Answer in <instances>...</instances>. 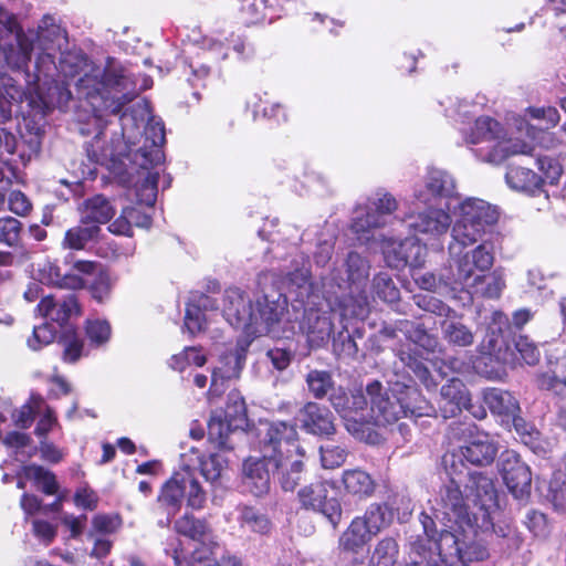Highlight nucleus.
I'll use <instances>...</instances> for the list:
<instances>
[{
	"label": "nucleus",
	"instance_id": "1",
	"mask_svg": "<svg viewBox=\"0 0 566 566\" xmlns=\"http://www.w3.org/2000/svg\"><path fill=\"white\" fill-rule=\"evenodd\" d=\"M148 114V105L145 101L137 103L130 108V112H124L120 117L122 135L126 140L127 151L123 153L114 147L102 146L103 133L99 132L87 147V154L91 160L103 164L106 160L119 161L124 165L126 172L133 178L138 175L136 185V197L139 203L153 207L157 199V184L159 174L151 171L164 161L161 146L165 143L164 124L154 118L149 119L144 126V143L135 147L133 138L134 130H139Z\"/></svg>",
	"mask_w": 566,
	"mask_h": 566
},
{
	"label": "nucleus",
	"instance_id": "2",
	"mask_svg": "<svg viewBox=\"0 0 566 566\" xmlns=\"http://www.w3.org/2000/svg\"><path fill=\"white\" fill-rule=\"evenodd\" d=\"M397 208L398 202L392 195L378 190L368 198L365 207L356 208L350 228L361 244L380 243L390 266H418L423 261L424 248L415 238L396 240L377 232Z\"/></svg>",
	"mask_w": 566,
	"mask_h": 566
},
{
	"label": "nucleus",
	"instance_id": "3",
	"mask_svg": "<svg viewBox=\"0 0 566 566\" xmlns=\"http://www.w3.org/2000/svg\"><path fill=\"white\" fill-rule=\"evenodd\" d=\"M78 62L85 70L75 81V88L78 97L87 99L94 111L118 115L136 97V83L125 69L113 63L102 69L90 64L86 59Z\"/></svg>",
	"mask_w": 566,
	"mask_h": 566
},
{
	"label": "nucleus",
	"instance_id": "4",
	"mask_svg": "<svg viewBox=\"0 0 566 566\" xmlns=\"http://www.w3.org/2000/svg\"><path fill=\"white\" fill-rule=\"evenodd\" d=\"M260 451L270 459L272 473L285 492L305 481L303 452L296 443L297 431L292 423L276 421L260 430Z\"/></svg>",
	"mask_w": 566,
	"mask_h": 566
},
{
	"label": "nucleus",
	"instance_id": "5",
	"mask_svg": "<svg viewBox=\"0 0 566 566\" xmlns=\"http://www.w3.org/2000/svg\"><path fill=\"white\" fill-rule=\"evenodd\" d=\"M423 534L426 538H418L426 544V548H431L433 557L438 560L439 565L443 566H465L468 563L474 560H483L489 557L486 546L480 539L471 538L469 533L475 534V531H470L465 523L454 524L447 523L442 525L438 533L436 528V521L433 517L424 512L420 515Z\"/></svg>",
	"mask_w": 566,
	"mask_h": 566
},
{
	"label": "nucleus",
	"instance_id": "6",
	"mask_svg": "<svg viewBox=\"0 0 566 566\" xmlns=\"http://www.w3.org/2000/svg\"><path fill=\"white\" fill-rule=\"evenodd\" d=\"M389 391L378 380L366 386V395L370 405V419L377 426L395 423L400 418H418L432 416L434 408L412 385L396 382Z\"/></svg>",
	"mask_w": 566,
	"mask_h": 566
},
{
	"label": "nucleus",
	"instance_id": "7",
	"mask_svg": "<svg viewBox=\"0 0 566 566\" xmlns=\"http://www.w3.org/2000/svg\"><path fill=\"white\" fill-rule=\"evenodd\" d=\"M455 245H449L448 264L438 273L426 272L413 275L416 284L431 292L461 291V285L472 284L474 276L472 269H483L490 261L486 252L481 250H468L462 253Z\"/></svg>",
	"mask_w": 566,
	"mask_h": 566
},
{
	"label": "nucleus",
	"instance_id": "8",
	"mask_svg": "<svg viewBox=\"0 0 566 566\" xmlns=\"http://www.w3.org/2000/svg\"><path fill=\"white\" fill-rule=\"evenodd\" d=\"M370 264L359 253L350 251L343 263L331 273V281L348 295L339 298L343 316L365 318L369 313L370 301L364 290L369 277Z\"/></svg>",
	"mask_w": 566,
	"mask_h": 566
},
{
	"label": "nucleus",
	"instance_id": "9",
	"mask_svg": "<svg viewBox=\"0 0 566 566\" xmlns=\"http://www.w3.org/2000/svg\"><path fill=\"white\" fill-rule=\"evenodd\" d=\"M443 464L449 481L440 490L436 506L432 507V517L441 525L465 523L467 527L473 531L469 502L461 490L462 486L464 488L463 463L454 457H443Z\"/></svg>",
	"mask_w": 566,
	"mask_h": 566
},
{
	"label": "nucleus",
	"instance_id": "10",
	"mask_svg": "<svg viewBox=\"0 0 566 566\" xmlns=\"http://www.w3.org/2000/svg\"><path fill=\"white\" fill-rule=\"evenodd\" d=\"M497 210L489 202L468 198L459 206L458 219L452 228L453 243L457 251L464 253V248L478 243H489L484 240L488 230L497 221Z\"/></svg>",
	"mask_w": 566,
	"mask_h": 566
},
{
	"label": "nucleus",
	"instance_id": "11",
	"mask_svg": "<svg viewBox=\"0 0 566 566\" xmlns=\"http://www.w3.org/2000/svg\"><path fill=\"white\" fill-rule=\"evenodd\" d=\"M248 415L244 398L238 390L227 397L224 410L214 411L208 422L209 440L223 450H233L235 438L245 436Z\"/></svg>",
	"mask_w": 566,
	"mask_h": 566
},
{
	"label": "nucleus",
	"instance_id": "12",
	"mask_svg": "<svg viewBox=\"0 0 566 566\" xmlns=\"http://www.w3.org/2000/svg\"><path fill=\"white\" fill-rule=\"evenodd\" d=\"M184 497L192 509H201L206 502V492L189 468L175 472L161 486L157 502L167 514V523L179 511Z\"/></svg>",
	"mask_w": 566,
	"mask_h": 566
},
{
	"label": "nucleus",
	"instance_id": "13",
	"mask_svg": "<svg viewBox=\"0 0 566 566\" xmlns=\"http://www.w3.org/2000/svg\"><path fill=\"white\" fill-rule=\"evenodd\" d=\"M287 298L280 294H266L255 301V324L252 336L263 334L273 338H289L294 334V324L286 318Z\"/></svg>",
	"mask_w": 566,
	"mask_h": 566
},
{
	"label": "nucleus",
	"instance_id": "14",
	"mask_svg": "<svg viewBox=\"0 0 566 566\" xmlns=\"http://www.w3.org/2000/svg\"><path fill=\"white\" fill-rule=\"evenodd\" d=\"M333 488L331 481L316 480L298 490L297 501L303 510L323 515L333 528H337L342 522L343 507L338 497L331 496Z\"/></svg>",
	"mask_w": 566,
	"mask_h": 566
},
{
	"label": "nucleus",
	"instance_id": "15",
	"mask_svg": "<svg viewBox=\"0 0 566 566\" xmlns=\"http://www.w3.org/2000/svg\"><path fill=\"white\" fill-rule=\"evenodd\" d=\"M536 166L543 176L536 175L530 168L510 167L505 176L507 185L512 189L534 193L545 180L551 184L558 180L562 169L552 158L537 157Z\"/></svg>",
	"mask_w": 566,
	"mask_h": 566
},
{
	"label": "nucleus",
	"instance_id": "16",
	"mask_svg": "<svg viewBox=\"0 0 566 566\" xmlns=\"http://www.w3.org/2000/svg\"><path fill=\"white\" fill-rule=\"evenodd\" d=\"M464 492L468 502H472L483 516L496 513L499 509L497 491L493 480L485 473L470 470L463 463Z\"/></svg>",
	"mask_w": 566,
	"mask_h": 566
},
{
	"label": "nucleus",
	"instance_id": "17",
	"mask_svg": "<svg viewBox=\"0 0 566 566\" xmlns=\"http://www.w3.org/2000/svg\"><path fill=\"white\" fill-rule=\"evenodd\" d=\"M329 401L335 411L344 419L346 429L353 434L363 432V428L369 422L366 413L368 400L359 390L347 395L342 388L334 390Z\"/></svg>",
	"mask_w": 566,
	"mask_h": 566
},
{
	"label": "nucleus",
	"instance_id": "18",
	"mask_svg": "<svg viewBox=\"0 0 566 566\" xmlns=\"http://www.w3.org/2000/svg\"><path fill=\"white\" fill-rule=\"evenodd\" d=\"M474 427L469 424L463 431L470 433V440L462 447L459 452L447 453L444 457H454L461 463L464 461L478 465L486 467L490 465L496 458L499 452L497 442L485 432L476 433L472 436V429Z\"/></svg>",
	"mask_w": 566,
	"mask_h": 566
},
{
	"label": "nucleus",
	"instance_id": "19",
	"mask_svg": "<svg viewBox=\"0 0 566 566\" xmlns=\"http://www.w3.org/2000/svg\"><path fill=\"white\" fill-rule=\"evenodd\" d=\"M501 474L509 491L517 500H524L531 494L532 473L526 463L513 450L501 454Z\"/></svg>",
	"mask_w": 566,
	"mask_h": 566
},
{
	"label": "nucleus",
	"instance_id": "20",
	"mask_svg": "<svg viewBox=\"0 0 566 566\" xmlns=\"http://www.w3.org/2000/svg\"><path fill=\"white\" fill-rule=\"evenodd\" d=\"M41 316L50 323L56 324L63 332L73 327L69 324L74 316L81 315V307L74 293H54L44 296L38 305Z\"/></svg>",
	"mask_w": 566,
	"mask_h": 566
},
{
	"label": "nucleus",
	"instance_id": "21",
	"mask_svg": "<svg viewBox=\"0 0 566 566\" xmlns=\"http://www.w3.org/2000/svg\"><path fill=\"white\" fill-rule=\"evenodd\" d=\"M255 304L249 296L237 287L228 289L224 294L223 316L234 328L242 329L252 336V327L255 324Z\"/></svg>",
	"mask_w": 566,
	"mask_h": 566
},
{
	"label": "nucleus",
	"instance_id": "22",
	"mask_svg": "<svg viewBox=\"0 0 566 566\" xmlns=\"http://www.w3.org/2000/svg\"><path fill=\"white\" fill-rule=\"evenodd\" d=\"M481 250L486 252V255H489L490 261L488 262L486 266L479 270V269H472L474 282L472 284L468 285H461V291L465 290L470 293L474 294H481L482 296L489 297V298H496L500 296L502 290L505 286V281L503 279V275L500 271H493L492 273H486L494 263V252L493 247L491 243H481L476 247H474L472 250Z\"/></svg>",
	"mask_w": 566,
	"mask_h": 566
},
{
	"label": "nucleus",
	"instance_id": "23",
	"mask_svg": "<svg viewBox=\"0 0 566 566\" xmlns=\"http://www.w3.org/2000/svg\"><path fill=\"white\" fill-rule=\"evenodd\" d=\"M454 178L446 170L431 168L421 188L415 190V200L423 205H432L437 199H448L455 195Z\"/></svg>",
	"mask_w": 566,
	"mask_h": 566
},
{
	"label": "nucleus",
	"instance_id": "24",
	"mask_svg": "<svg viewBox=\"0 0 566 566\" xmlns=\"http://www.w3.org/2000/svg\"><path fill=\"white\" fill-rule=\"evenodd\" d=\"M250 342L243 339L239 340L237 345L224 352L219 359L212 374V381L210 387V395H218V379H233L239 378L241 370L245 363V356Z\"/></svg>",
	"mask_w": 566,
	"mask_h": 566
},
{
	"label": "nucleus",
	"instance_id": "25",
	"mask_svg": "<svg viewBox=\"0 0 566 566\" xmlns=\"http://www.w3.org/2000/svg\"><path fill=\"white\" fill-rule=\"evenodd\" d=\"M301 427L311 434L328 437L335 433L332 411L317 402L308 401L298 411Z\"/></svg>",
	"mask_w": 566,
	"mask_h": 566
},
{
	"label": "nucleus",
	"instance_id": "26",
	"mask_svg": "<svg viewBox=\"0 0 566 566\" xmlns=\"http://www.w3.org/2000/svg\"><path fill=\"white\" fill-rule=\"evenodd\" d=\"M312 348L324 346L331 337L333 322L331 315L315 308H306L298 325Z\"/></svg>",
	"mask_w": 566,
	"mask_h": 566
},
{
	"label": "nucleus",
	"instance_id": "27",
	"mask_svg": "<svg viewBox=\"0 0 566 566\" xmlns=\"http://www.w3.org/2000/svg\"><path fill=\"white\" fill-rule=\"evenodd\" d=\"M407 226L416 232L439 237L447 233L452 219L449 212L441 208H430L422 212L409 213L407 216Z\"/></svg>",
	"mask_w": 566,
	"mask_h": 566
},
{
	"label": "nucleus",
	"instance_id": "28",
	"mask_svg": "<svg viewBox=\"0 0 566 566\" xmlns=\"http://www.w3.org/2000/svg\"><path fill=\"white\" fill-rule=\"evenodd\" d=\"M271 463L262 453V458H249L243 463V483L255 496H262L270 491Z\"/></svg>",
	"mask_w": 566,
	"mask_h": 566
},
{
	"label": "nucleus",
	"instance_id": "29",
	"mask_svg": "<svg viewBox=\"0 0 566 566\" xmlns=\"http://www.w3.org/2000/svg\"><path fill=\"white\" fill-rule=\"evenodd\" d=\"M503 318L501 313H496L494 322L489 325L486 334L481 343V353L495 356L497 360L506 365L514 366L518 358L515 357L512 346L504 342L500 323Z\"/></svg>",
	"mask_w": 566,
	"mask_h": 566
},
{
	"label": "nucleus",
	"instance_id": "30",
	"mask_svg": "<svg viewBox=\"0 0 566 566\" xmlns=\"http://www.w3.org/2000/svg\"><path fill=\"white\" fill-rule=\"evenodd\" d=\"M532 148L518 140V139H506L505 133L502 137L490 143L486 147H481L474 150L475 156L485 163L492 165H500L506 158L517 154H530Z\"/></svg>",
	"mask_w": 566,
	"mask_h": 566
},
{
	"label": "nucleus",
	"instance_id": "31",
	"mask_svg": "<svg viewBox=\"0 0 566 566\" xmlns=\"http://www.w3.org/2000/svg\"><path fill=\"white\" fill-rule=\"evenodd\" d=\"M469 406L470 394L461 379L452 378L441 387L439 409L443 418H452Z\"/></svg>",
	"mask_w": 566,
	"mask_h": 566
},
{
	"label": "nucleus",
	"instance_id": "32",
	"mask_svg": "<svg viewBox=\"0 0 566 566\" xmlns=\"http://www.w3.org/2000/svg\"><path fill=\"white\" fill-rule=\"evenodd\" d=\"M483 400L492 413L511 418L516 431H520L521 422H523V418L518 417L520 403L510 391L490 388L483 392Z\"/></svg>",
	"mask_w": 566,
	"mask_h": 566
},
{
	"label": "nucleus",
	"instance_id": "33",
	"mask_svg": "<svg viewBox=\"0 0 566 566\" xmlns=\"http://www.w3.org/2000/svg\"><path fill=\"white\" fill-rule=\"evenodd\" d=\"M14 42L3 46L4 60L12 70H23L31 61L34 36L19 29L12 34Z\"/></svg>",
	"mask_w": 566,
	"mask_h": 566
},
{
	"label": "nucleus",
	"instance_id": "34",
	"mask_svg": "<svg viewBox=\"0 0 566 566\" xmlns=\"http://www.w3.org/2000/svg\"><path fill=\"white\" fill-rule=\"evenodd\" d=\"M38 279L41 283L66 290H81L85 287V281L73 274L61 273L56 263L45 260L39 263Z\"/></svg>",
	"mask_w": 566,
	"mask_h": 566
},
{
	"label": "nucleus",
	"instance_id": "35",
	"mask_svg": "<svg viewBox=\"0 0 566 566\" xmlns=\"http://www.w3.org/2000/svg\"><path fill=\"white\" fill-rule=\"evenodd\" d=\"M340 482L345 492L358 500L370 497L376 490V482L373 476L361 469L343 471Z\"/></svg>",
	"mask_w": 566,
	"mask_h": 566
},
{
	"label": "nucleus",
	"instance_id": "36",
	"mask_svg": "<svg viewBox=\"0 0 566 566\" xmlns=\"http://www.w3.org/2000/svg\"><path fill=\"white\" fill-rule=\"evenodd\" d=\"M374 537L365 522L356 516L338 538V549L343 553L358 554Z\"/></svg>",
	"mask_w": 566,
	"mask_h": 566
},
{
	"label": "nucleus",
	"instance_id": "37",
	"mask_svg": "<svg viewBox=\"0 0 566 566\" xmlns=\"http://www.w3.org/2000/svg\"><path fill=\"white\" fill-rule=\"evenodd\" d=\"M115 213L116 208L103 195H95L85 199L82 203V218L84 222L97 226L105 224L112 220Z\"/></svg>",
	"mask_w": 566,
	"mask_h": 566
},
{
	"label": "nucleus",
	"instance_id": "38",
	"mask_svg": "<svg viewBox=\"0 0 566 566\" xmlns=\"http://www.w3.org/2000/svg\"><path fill=\"white\" fill-rule=\"evenodd\" d=\"M99 233V226L84 222L81 217L80 223L65 232L63 245L72 250H83L90 242L95 241Z\"/></svg>",
	"mask_w": 566,
	"mask_h": 566
},
{
	"label": "nucleus",
	"instance_id": "39",
	"mask_svg": "<svg viewBox=\"0 0 566 566\" xmlns=\"http://www.w3.org/2000/svg\"><path fill=\"white\" fill-rule=\"evenodd\" d=\"M366 527L373 536L387 528L394 520V511L387 503H371L363 516Z\"/></svg>",
	"mask_w": 566,
	"mask_h": 566
},
{
	"label": "nucleus",
	"instance_id": "40",
	"mask_svg": "<svg viewBox=\"0 0 566 566\" xmlns=\"http://www.w3.org/2000/svg\"><path fill=\"white\" fill-rule=\"evenodd\" d=\"M398 329L402 333L413 345L419 346L427 353H433L439 345V340L434 335H431L421 324L408 319L398 322Z\"/></svg>",
	"mask_w": 566,
	"mask_h": 566
},
{
	"label": "nucleus",
	"instance_id": "41",
	"mask_svg": "<svg viewBox=\"0 0 566 566\" xmlns=\"http://www.w3.org/2000/svg\"><path fill=\"white\" fill-rule=\"evenodd\" d=\"M503 133V127L497 120L489 116H482L475 120L472 133L467 142L472 145L481 143H486L489 145L495 139L501 138Z\"/></svg>",
	"mask_w": 566,
	"mask_h": 566
},
{
	"label": "nucleus",
	"instance_id": "42",
	"mask_svg": "<svg viewBox=\"0 0 566 566\" xmlns=\"http://www.w3.org/2000/svg\"><path fill=\"white\" fill-rule=\"evenodd\" d=\"M399 555V545L394 537L387 536L376 543L368 559V566H395Z\"/></svg>",
	"mask_w": 566,
	"mask_h": 566
},
{
	"label": "nucleus",
	"instance_id": "43",
	"mask_svg": "<svg viewBox=\"0 0 566 566\" xmlns=\"http://www.w3.org/2000/svg\"><path fill=\"white\" fill-rule=\"evenodd\" d=\"M441 333L444 340L453 346L468 347L474 342L472 331L460 321L452 319V317L441 323Z\"/></svg>",
	"mask_w": 566,
	"mask_h": 566
},
{
	"label": "nucleus",
	"instance_id": "44",
	"mask_svg": "<svg viewBox=\"0 0 566 566\" xmlns=\"http://www.w3.org/2000/svg\"><path fill=\"white\" fill-rule=\"evenodd\" d=\"M308 392L315 399H323L329 397L336 390L334 388V380L332 374L327 370L312 369L305 376Z\"/></svg>",
	"mask_w": 566,
	"mask_h": 566
},
{
	"label": "nucleus",
	"instance_id": "45",
	"mask_svg": "<svg viewBox=\"0 0 566 566\" xmlns=\"http://www.w3.org/2000/svg\"><path fill=\"white\" fill-rule=\"evenodd\" d=\"M23 475L36 483L38 488L45 494L53 495L59 490L55 475L41 465L30 464L23 468Z\"/></svg>",
	"mask_w": 566,
	"mask_h": 566
},
{
	"label": "nucleus",
	"instance_id": "46",
	"mask_svg": "<svg viewBox=\"0 0 566 566\" xmlns=\"http://www.w3.org/2000/svg\"><path fill=\"white\" fill-rule=\"evenodd\" d=\"M175 530L177 533L198 542H205L209 536V527L206 522L188 514L176 521Z\"/></svg>",
	"mask_w": 566,
	"mask_h": 566
},
{
	"label": "nucleus",
	"instance_id": "47",
	"mask_svg": "<svg viewBox=\"0 0 566 566\" xmlns=\"http://www.w3.org/2000/svg\"><path fill=\"white\" fill-rule=\"evenodd\" d=\"M211 301L208 296L201 295L198 304H188L185 315V328L191 334L201 332L205 328L206 316L201 307L207 308Z\"/></svg>",
	"mask_w": 566,
	"mask_h": 566
},
{
	"label": "nucleus",
	"instance_id": "48",
	"mask_svg": "<svg viewBox=\"0 0 566 566\" xmlns=\"http://www.w3.org/2000/svg\"><path fill=\"white\" fill-rule=\"evenodd\" d=\"M356 337L363 338V332L355 329L354 333H349L346 328L338 332L333 338V350L337 356L354 358L358 354V346L356 344Z\"/></svg>",
	"mask_w": 566,
	"mask_h": 566
},
{
	"label": "nucleus",
	"instance_id": "49",
	"mask_svg": "<svg viewBox=\"0 0 566 566\" xmlns=\"http://www.w3.org/2000/svg\"><path fill=\"white\" fill-rule=\"evenodd\" d=\"M23 224L17 218H0V243L9 248H18L22 241Z\"/></svg>",
	"mask_w": 566,
	"mask_h": 566
},
{
	"label": "nucleus",
	"instance_id": "50",
	"mask_svg": "<svg viewBox=\"0 0 566 566\" xmlns=\"http://www.w3.org/2000/svg\"><path fill=\"white\" fill-rule=\"evenodd\" d=\"M41 144V129L36 128L35 132L28 130V133L21 135L14 154H18L23 165H27L32 158L39 155Z\"/></svg>",
	"mask_w": 566,
	"mask_h": 566
},
{
	"label": "nucleus",
	"instance_id": "51",
	"mask_svg": "<svg viewBox=\"0 0 566 566\" xmlns=\"http://www.w3.org/2000/svg\"><path fill=\"white\" fill-rule=\"evenodd\" d=\"M371 289L374 294L386 303H395L400 298L399 289L388 273L380 272L376 274L373 279Z\"/></svg>",
	"mask_w": 566,
	"mask_h": 566
},
{
	"label": "nucleus",
	"instance_id": "52",
	"mask_svg": "<svg viewBox=\"0 0 566 566\" xmlns=\"http://www.w3.org/2000/svg\"><path fill=\"white\" fill-rule=\"evenodd\" d=\"M30 33L33 34L34 43L36 42L39 49L48 51L52 49L53 43L61 38L62 30L52 22L51 18H44L39 25L38 32L31 31Z\"/></svg>",
	"mask_w": 566,
	"mask_h": 566
},
{
	"label": "nucleus",
	"instance_id": "53",
	"mask_svg": "<svg viewBox=\"0 0 566 566\" xmlns=\"http://www.w3.org/2000/svg\"><path fill=\"white\" fill-rule=\"evenodd\" d=\"M227 467V459L219 453L210 454L200 460L201 474L211 483H217L222 478Z\"/></svg>",
	"mask_w": 566,
	"mask_h": 566
},
{
	"label": "nucleus",
	"instance_id": "54",
	"mask_svg": "<svg viewBox=\"0 0 566 566\" xmlns=\"http://www.w3.org/2000/svg\"><path fill=\"white\" fill-rule=\"evenodd\" d=\"M60 342L63 345V359L67 363H75L83 353V340L77 336L73 327L62 332Z\"/></svg>",
	"mask_w": 566,
	"mask_h": 566
},
{
	"label": "nucleus",
	"instance_id": "55",
	"mask_svg": "<svg viewBox=\"0 0 566 566\" xmlns=\"http://www.w3.org/2000/svg\"><path fill=\"white\" fill-rule=\"evenodd\" d=\"M493 514L494 513H491L490 517L481 515L482 525L480 527L484 528L486 531V530H489V526H491L493 534L496 537L502 538L506 542L505 548H507V549L516 548L518 545V541H517V537L515 534V530L507 523L495 524L493 522V518H494Z\"/></svg>",
	"mask_w": 566,
	"mask_h": 566
},
{
	"label": "nucleus",
	"instance_id": "56",
	"mask_svg": "<svg viewBox=\"0 0 566 566\" xmlns=\"http://www.w3.org/2000/svg\"><path fill=\"white\" fill-rule=\"evenodd\" d=\"M240 518L242 524L252 532L265 534L270 531L271 523L269 518L253 507L244 506L241 510Z\"/></svg>",
	"mask_w": 566,
	"mask_h": 566
},
{
	"label": "nucleus",
	"instance_id": "57",
	"mask_svg": "<svg viewBox=\"0 0 566 566\" xmlns=\"http://www.w3.org/2000/svg\"><path fill=\"white\" fill-rule=\"evenodd\" d=\"M512 350L514 355H520L521 359L527 365H535L539 360V350L528 337L518 335L513 339ZM517 358V356H515Z\"/></svg>",
	"mask_w": 566,
	"mask_h": 566
},
{
	"label": "nucleus",
	"instance_id": "58",
	"mask_svg": "<svg viewBox=\"0 0 566 566\" xmlns=\"http://www.w3.org/2000/svg\"><path fill=\"white\" fill-rule=\"evenodd\" d=\"M322 465L325 469H335L340 467L347 458L345 448L335 444H326L319 448Z\"/></svg>",
	"mask_w": 566,
	"mask_h": 566
},
{
	"label": "nucleus",
	"instance_id": "59",
	"mask_svg": "<svg viewBox=\"0 0 566 566\" xmlns=\"http://www.w3.org/2000/svg\"><path fill=\"white\" fill-rule=\"evenodd\" d=\"M22 93L14 86L0 88V124H4L11 119L12 105L19 102Z\"/></svg>",
	"mask_w": 566,
	"mask_h": 566
},
{
	"label": "nucleus",
	"instance_id": "60",
	"mask_svg": "<svg viewBox=\"0 0 566 566\" xmlns=\"http://www.w3.org/2000/svg\"><path fill=\"white\" fill-rule=\"evenodd\" d=\"M190 356H193V365L197 367H201L206 363V356L200 354V350L197 347H187L180 354L174 355L169 360V366L175 369L182 371L187 366H189Z\"/></svg>",
	"mask_w": 566,
	"mask_h": 566
},
{
	"label": "nucleus",
	"instance_id": "61",
	"mask_svg": "<svg viewBox=\"0 0 566 566\" xmlns=\"http://www.w3.org/2000/svg\"><path fill=\"white\" fill-rule=\"evenodd\" d=\"M410 562L405 566H431L432 563H438L433 557L431 548L427 549L422 541H413L410 543Z\"/></svg>",
	"mask_w": 566,
	"mask_h": 566
},
{
	"label": "nucleus",
	"instance_id": "62",
	"mask_svg": "<svg viewBox=\"0 0 566 566\" xmlns=\"http://www.w3.org/2000/svg\"><path fill=\"white\" fill-rule=\"evenodd\" d=\"M397 356L401 363L411 369L420 380H426L429 376V370L426 365L417 357L411 348H401L397 352Z\"/></svg>",
	"mask_w": 566,
	"mask_h": 566
},
{
	"label": "nucleus",
	"instance_id": "63",
	"mask_svg": "<svg viewBox=\"0 0 566 566\" xmlns=\"http://www.w3.org/2000/svg\"><path fill=\"white\" fill-rule=\"evenodd\" d=\"M417 305L426 312L443 316L447 319L455 316V311L434 296H423L417 301Z\"/></svg>",
	"mask_w": 566,
	"mask_h": 566
},
{
	"label": "nucleus",
	"instance_id": "64",
	"mask_svg": "<svg viewBox=\"0 0 566 566\" xmlns=\"http://www.w3.org/2000/svg\"><path fill=\"white\" fill-rule=\"evenodd\" d=\"M547 497L556 510L566 511V478L551 481Z\"/></svg>",
	"mask_w": 566,
	"mask_h": 566
}]
</instances>
